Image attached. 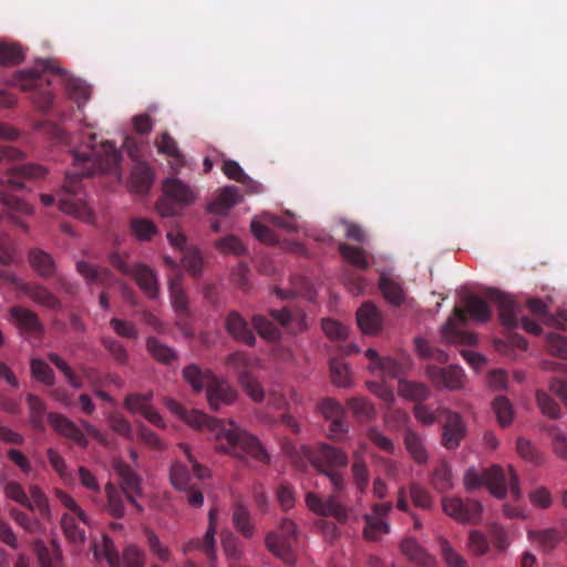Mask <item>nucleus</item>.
Masks as SVG:
<instances>
[{
	"mask_svg": "<svg viewBox=\"0 0 567 567\" xmlns=\"http://www.w3.org/2000/svg\"><path fill=\"white\" fill-rule=\"evenodd\" d=\"M74 169L66 173L62 193L59 195V209L83 221L91 223L93 213L80 197L81 178L97 173H111L121 162V153L110 141H96L94 133H89L86 140L71 151Z\"/></svg>",
	"mask_w": 567,
	"mask_h": 567,
	"instance_id": "f257e3e1",
	"label": "nucleus"
},
{
	"mask_svg": "<svg viewBox=\"0 0 567 567\" xmlns=\"http://www.w3.org/2000/svg\"><path fill=\"white\" fill-rule=\"evenodd\" d=\"M167 409L179 416L189 426L207 432L216 440V450L236 458L251 457L267 464L270 456L257 436L240 429L234 421H223L207 415L198 410L188 411L175 400L167 399Z\"/></svg>",
	"mask_w": 567,
	"mask_h": 567,
	"instance_id": "f03ea898",
	"label": "nucleus"
},
{
	"mask_svg": "<svg viewBox=\"0 0 567 567\" xmlns=\"http://www.w3.org/2000/svg\"><path fill=\"white\" fill-rule=\"evenodd\" d=\"M45 174L47 169L35 164H24L8 169L6 176L0 179V202L9 214L31 215L33 213L31 205L11 193L22 189L25 181L39 179Z\"/></svg>",
	"mask_w": 567,
	"mask_h": 567,
	"instance_id": "7ed1b4c3",
	"label": "nucleus"
},
{
	"mask_svg": "<svg viewBox=\"0 0 567 567\" xmlns=\"http://www.w3.org/2000/svg\"><path fill=\"white\" fill-rule=\"evenodd\" d=\"M484 485L489 489L491 494L497 498L505 497L508 488L515 499L520 497L518 477L511 466L505 471L494 465L482 473L474 467L466 470L464 474V486L468 492H473Z\"/></svg>",
	"mask_w": 567,
	"mask_h": 567,
	"instance_id": "20e7f679",
	"label": "nucleus"
},
{
	"mask_svg": "<svg viewBox=\"0 0 567 567\" xmlns=\"http://www.w3.org/2000/svg\"><path fill=\"white\" fill-rule=\"evenodd\" d=\"M466 312H468L473 319L478 321H487L492 316V311L484 299L473 295L470 296L465 300V310L456 307L454 309V316L450 317L443 324L441 334L445 342L468 344L473 342L474 336L464 332L458 328V324H464L466 322Z\"/></svg>",
	"mask_w": 567,
	"mask_h": 567,
	"instance_id": "39448f33",
	"label": "nucleus"
},
{
	"mask_svg": "<svg viewBox=\"0 0 567 567\" xmlns=\"http://www.w3.org/2000/svg\"><path fill=\"white\" fill-rule=\"evenodd\" d=\"M312 465L331 482L336 492L344 487L343 475L339 471L348 465V454L330 444L320 443L310 454Z\"/></svg>",
	"mask_w": 567,
	"mask_h": 567,
	"instance_id": "423d86ee",
	"label": "nucleus"
},
{
	"mask_svg": "<svg viewBox=\"0 0 567 567\" xmlns=\"http://www.w3.org/2000/svg\"><path fill=\"white\" fill-rule=\"evenodd\" d=\"M486 299L496 305L499 311L501 322L508 329H515L518 326L535 336L542 333L539 323L525 317L522 312L523 309L517 305L513 298L497 289H488L485 293Z\"/></svg>",
	"mask_w": 567,
	"mask_h": 567,
	"instance_id": "0eeeda50",
	"label": "nucleus"
},
{
	"mask_svg": "<svg viewBox=\"0 0 567 567\" xmlns=\"http://www.w3.org/2000/svg\"><path fill=\"white\" fill-rule=\"evenodd\" d=\"M109 261L117 271L132 277L150 298L155 299L157 297V278L150 267L143 264H130L127 258L118 252L111 254Z\"/></svg>",
	"mask_w": 567,
	"mask_h": 567,
	"instance_id": "6e6552de",
	"label": "nucleus"
},
{
	"mask_svg": "<svg viewBox=\"0 0 567 567\" xmlns=\"http://www.w3.org/2000/svg\"><path fill=\"white\" fill-rule=\"evenodd\" d=\"M0 279L13 285L22 291L34 303L51 310H61V300L52 293L47 287L37 282H24L19 279L14 272L0 268Z\"/></svg>",
	"mask_w": 567,
	"mask_h": 567,
	"instance_id": "1a4fd4ad",
	"label": "nucleus"
},
{
	"mask_svg": "<svg viewBox=\"0 0 567 567\" xmlns=\"http://www.w3.org/2000/svg\"><path fill=\"white\" fill-rule=\"evenodd\" d=\"M297 540V525L289 518L282 519L278 532L266 536V546L275 556L288 565L295 563L292 546Z\"/></svg>",
	"mask_w": 567,
	"mask_h": 567,
	"instance_id": "9d476101",
	"label": "nucleus"
},
{
	"mask_svg": "<svg viewBox=\"0 0 567 567\" xmlns=\"http://www.w3.org/2000/svg\"><path fill=\"white\" fill-rule=\"evenodd\" d=\"M164 197L156 204V210L161 216H175L179 212V205L189 204L194 194L192 189L177 178H168L163 185Z\"/></svg>",
	"mask_w": 567,
	"mask_h": 567,
	"instance_id": "9b49d317",
	"label": "nucleus"
},
{
	"mask_svg": "<svg viewBox=\"0 0 567 567\" xmlns=\"http://www.w3.org/2000/svg\"><path fill=\"white\" fill-rule=\"evenodd\" d=\"M181 451L187 457L189 464L192 465L193 472L189 471L188 466L181 463L175 462L171 468V482L173 486L178 489H188V487L195 485L193 482L194 478L203 480L208 476V468L199 464L194 455L192 454L190 447L186 443L178 444Z\"/></svg>",
	"mask_w": 567,
	"mask_h": 567,
	"instance_id": "f8f14e48",
	"label": "nucleus"
},
{
	"mask_svg": "<svg viewBox=\"0 0 567 567\" xmlns=\"http://www.w3.org/2000/svg\"><path fill=\"white\" fill-rule=\"evenodd\" d=\"M17 81L23 91L32 92L33 103L38 109L47 111L53 103L54 95L48 87L49 81L35 70L20 71Z\"/></svg>",
	"mask_w": 567,
	"mask_h": 567,
	"instance_id": "ddd939ff",
	"label": "nucleus"
},
{
	"mask_svg": "<svg viewBox=\"0 0 567 567\" xmlns=\"http://www.w3.org/2000/svg\"><path fill=\"white\" fill-rule=\"evenodd\" d=\"M305 502L309 511L319 516L333 517L340 524L348 520V508L338 499L336 494L322 497L313 492H308Z\"/></svg>",
	"mask_w": 567,
	"mask_h": 567,
	"instance_id": "4468645a",
	"label": "nucleus"
},
{
	"mask_svg": "<svg viewBox=\"0 0 567 567\" xmlns=\"http://www.w3.org/2000/svg\"><path fill=\"white\" fill-rule=\"evenodd\" d=\"M443 511L446 515L460 523L478 524L482 514V504L475 499H462L455 496H445L442 499Z\"/></svg>",
	"mask_w": 567,
	"mask_h": 567,
	"instance_id": "2eb2a0df",
	"label": "nucleus"
},
{
	"mask_svg": "<svg viewBox=\"0 0 567 567\" xmlns=\"http://www.w3.org/2000/svg\"><path fill=\"white\" fill-rule=\"evenodd\" d=\"M114 470L120 477V489L124 492L125 498L138 513L143 512L137 498L143 495L141 476L125 462L116 461Z\"/></svg>",
	"mask_w": 567,
	"mask_h": 567,
	"instance_id": "dca6fc26",
	"label": "nucleus"
},
{
	"mask_svg": "<svg viewBox=\"0 0 567 567\" xmlns=\"http://www.w3.org/2000/svg\"><path fill=\"white\" fill-rule=\"evenodd\" d=\"M9 321L25 338H42L44 326L37 312L21 306H13L9 309Z\"/></svg>",
	"mask_w": 567,
	"mask_h": 567,
	"instance_id": "f3484780",
	"label": "nucleus"
},
{
	"mask_svg": "<svg viewBox=\"0 0 567 567\" xmlns=\"http://www.w3.org/2000/svg\"><path fill=\"white\" fill-rule=\"evenodd\" d=\"M426 375L439 390H460L464 388L466 380L463 369L453 364L446 368L430 364L426 367Z\"/></svg>",
	"mask_w": 567,
	"mask_h": 567,
	"instance_id": "a211bd4d",
	"label": "nucleus"
},
{
	"mask_svg": "<svg viewBox=\"0 0 567 567\" xmlns=\"http://www.w3.org/2000/svg\"><path fill=\"white\" fill-rule=\"evenodd\" d=\"M50 426L61 436L73 442L81 449L89 446V440L83 430L63 414L52 412L47 415Z\"/></svg>",
	"mask_w": 567,
	"mask_h": 567,
	"instance_id": "6ab92c4d",
	"label": "nucleus"
},
{
	"mask_svg": "<svg viewBox=\"0 0 567 567\" xmlns=\"http://www.w3.org/2000/svg\"><path fill=\"white\" fill-rule=\"evenodd\" d=\"M440 411L444 414L442 445L447 450H455L465 436L466 425L458 413L449 409H441Z\"/></svg>",
	"mask_w": 567,
	"mask_h": 567,
	"instance_id": "aec40b11",
	"label": "nucleus"
},
{
	"mask_svg": "<svg viewBox=\"0 0 567 567\" xmlns=\"http://www.w3.org/2000/svg\"><path fill=\"white\" fill-rule=\"evenodd\" d=\"M153 394H128L124 400V406L132 413L142 414L147 421L157 427H164L165 422L161 414L150 404Z\"/></svg>",
	"mask_w": 567,
	"mask_h": 567,
	"instance_id": "412c9836",
	"label": "nucleus"
},
{
	"mask_svg": "<svg viewBox=\"0 0 567 567\" xmlns=\"http://www.w3.org/2000/svg\"><path fill=\"white\" fill-rule=\"evenodd\" d=\"M206 396L210 409L217 411L221 406L234 403L237 393L227 381L216 377L206 390Z\"/></svg>",
	"mask_w": 567,
	"mask_h": 567,
	"instance_id": "4be33fe9",
	"label": "nucleus"
},
{
	"mask_svg": "<svg viewBox=\"0 0 567 567\" xmlns=\"http://www.w3.org/2000/svg\"><path fill=\"white\" fill-rule=\"evenodd\" d=\"M225 328L235 340L252 347L256 337L248 327L247 321L238 311H230L225 319Z\"/></svg>",
	"mask_w": 567,
	"mask_h": 567,
	"instance_id": "5701e85b",
	"label": "nucleus"
},
{
	"mask_svg": "<svg viewBox=\"0 0 567 567\" xmlns=\"http://www.w3.org/2000/svg\"><path fill=\"white\" fill-rule=\"evenodd\" d=\"M357 322L365 334H377L382 329V315L372 302H364L357 311Z\"/></svg>",
	"mask_w": 567,
	"mask_h": 567,
	"instance_id": "b1692460",
	"label": "nucleus"
},
{
	"mask_svg": "<svg viewBox=\"0 0 567 567\" xmlns=\"http://www.w3.org/2000/svg\"><path fill=\"white\" fill-rule=\"evenodd\" d=\"M76 270L87 285H101L104 288H110L116 282L110 269L95 267L84 260L76 264Z\"/></svg>",
	"mask_w": 567,
	"mask_h": 567,
	"instance_id": "393cba45",
	"label": "nucleus"
},
{
	"mask_svg": "<svg viewBox=\"0 0 567 567\" xmlns=\"http://www.w3.org/2000/svg\"><path fill=\"white\" fill-rule=\"evenodd\" d=\"M183 379L187 382L194 392H202L208 389L216 375L210 370H203L199 365L192 363L186 365L183 371Z\"/></svg>",
	"mask_w": 567,
	"mask_h": 567,
	"instance_id": "a878e982",
	"label": "nucleus"
},
{
	"mask_svg": "<svg viewBox=\"0 0 567 567\" xmlns=\"http://www.w3.org/2000/svg\"><path fill=\"white\" fill-rule=\"evenodd\" d=\"M28 260L33 270L41 278L48 279L55 275L56 265L53 257L49 252L40 248H32L28 254Z\"/></svg>",
	"mask_w": 567,
	"mask_h": 567,
	"instance_id": "bb28decb",
	"label": "nucleus"
},
{
	"mask_svg": "<svg viewBox=\"0 0 567 567\" xmlns=\"http://www.w3.org/2000/svg\"><path fill=\"white\" fill-rule=\"evenodd\" d=\"M239 200V189L236 186H226L220 190L219 195L208 204L207 209L215 215H225L231 207L238 204Z\"/></svg>",
	"mask_w": 567,
	"mask_h": 567,
	"instance_id": "cd10ccee",
	"label": "nucleus"
},
{
	"mask_svg": "<svg viewBox=\"0 0 567 567\" xmlns=\"http://www.w3.org/2000/svg\"><path fill=\"white\" fill-rule=\"evenodd\" d=\"M270 316L291 333H299L307 328L306 316L301 311H290L287 308L270 310Z\"/></svg>",
	"mask_w": 567,
	"mask_h": 567,
	"instance_id": "c85d7f7f",
	"label": "nucleus"
},
{
	"mask_svg": "<svg viewBox=\"0 0 567 567\" xmlns=\"http://www.w3.org/2000/svg\"><path fill=\"white\" fill-rule=\"evenodd\" d=\"M33 549L38 557L40 567H60L62 563V551L55 540H52L51 547L44 542L37 539L33 542Z\"/></svg>",
	"mask_w": 567,
	"mask_h": 567,
	"instance_id": "c756f323",
	"label": "nucleus"
},
{
	"mask_svg": "<svg viewBox=\"0 0 567 567\" xmlns=\"http://www.w3.org/2000/svg\"><path fill=\"white\" fill-rule=\"evenodd\" d=\"M379 288L383 298L392 306L400 307L405 301V291L401 282L396 279L382 274L379 279Z\"/></svg>",
	"mask_w": 567,
	"mask_h": 567,
	"instance_id": "7c9ffc66",
	"label": "nucleus"
},
{
	"mask_svg": "<svg viewBox=\"0 0 567 567\" xmlns=\"http://www.w3.org/2000/svg\"><path fill=\"white\" fill-rule=\"evenodd\" d=\"M543 369L558 371L560 373L559 375L551 379L549 389L567 406V364H561L554 361H545L543 362Z\"/></svg>",
	"mask_w": 567,
	"mask_h": 567,
	"instance_id": "2f4dec72",
	"label": "nucleus"
},
{
	"mask_svg": "<svg viewBox=\"0 0 567 567\" xmlns=\"http://www.w3.org/2000/svg\"><path fill=\"white\" fill-rule=\"evenodd\" d=\"M233 524L235 528L245 537L250 538L255 533V527L250 519V513L240 498H237L233 507Z\"/></svg>",
	"mask_w": 567,
	"mask_h": 567,
	"instance_id": "473e14b6",
	"label": "nucleus"
},
{
	"mask_svg": "<svg viewBox=\"0 0 567 567\" xmlns=\"http://www.w3.org/2000/svg\"><path fill=\"white\" fill-rule=\"evenodd\" d=\"M92 547L96 559H105L110 567H121L120 554L107 535H103L101 542H94Z\"/></svg>",
	"mask_w": 567,
	"mask_h": 567,
	"instance_id": "72a5a7b5",
	"label": "nucleus"
},
{
	"mask_svg": "<svg viewBox=\"0 0 567 567\" xmlns=\"http://www.w3.org/2000/svg\"><path fill=\"white\" fill-rule=\"evenodd\" d=\"M25 401L29 408V421L31 426L39 432L44 431V420L47 415L45 403L35 394L28 393Z\"/></svg>",
	"mask_w": 567,
	"mask_h": 567,
	"instance_id": "f704fd0d",
	"label": "nucleus"
},
{
	"mask_svg": "<svg viewBox=\"0 0 567 567\" xmlns=\"http://www.w3.org/2000/svg\"><path fill=\"white\" fill-rule=\"evenodd\" d=\"M84 525L74 514L65 513L61 517V528L66 539L75 545L83 544L85 540Z\"/></svg>",
	"mask_w": 567,
	"mask_h": 567,
	"instance_id": "c9c22d12",
	"label": "nucleus"
},
{
	"mask_svg": "<svg viewBox=\"0 0 567 567\" xmlns=\"http://www.w3.org/2000/svg\"><path fill=\"white\" fill-rule=\"evenodd\" d=\"M131 181L136 193H146L153 184L154 172L146 163L137 162L132 169Z\"/></svg>",
	"mask_w": 567,
	"mask_h": 567,
	"instance_id": "e433bc0d",
	"label": "nucleus"
},
{
	"mask_svg": "<svg viewBox=\"0 0 567 567\" xmlns=\"http://www.w3.org/2000/svg\"><path fill=\"white\" fill-rule=\"evenodd\" d=\"M338 250L341 257L353 267L360 270H367L370 266L368 252L358 246H352L346 243L338 245Z\"/></svg>",
	"mask_w": 567,
	"mask_h": 567,
	"instance_id": "4c0bfd02",
	"label": "nucleus"
},
{
	"mask_svg": "<svg viewBox=\"0 0 567 567\" xmlns=\"http://www.w3.org/2000/svg\"><path fill=\"white\" fill-rule=\"evenodd\" d=\"M404 444L410 456L417 464H425L429 455L423 439L413 430H406L404 433Z\"/></svg>",
	"mask_w": 567,
	"mask_h": 567,
	"instance_id": "58836bf2",
	"label": "nucleus"
},
{
	"mask_svg": "<svg viewBox=\"0 0 567 567\" xmlns=\"http://www.w3.org/2000/svg\"><path fill=\"white\" fill-rule=\"evenodd\" d=\"M401 551L409 559L416 561L425 567H433L434 558L421 547L414 538H405L401 543Z\"/></svg>",
	"mask_w": 567,
	"mask_h": 567,
	"instance_id": "ea45409f",
	"label": "nucleus"
},
{
	"mask_svg": "<svg viewBox=\"0 0 567 567\" xmlns=\"http://www.w3.org/2000/svg\"><path fill=\"white\" fill-rule=\"evenodd\" d=\"M146 349L157 362L169 364L177 359L176 351L155 337L146 339Z\"/></svg>",
	"mask_w": 567,
	"mask_h": 567,
	"instance_id": "a19ab883",
	"label": "nucleus"
},
{
	"mask_svg": "<svg viewBox=\"0 0 567 567\" xmlns=\"http://www.w3.org/2000/svg\"><path fill=\"white\" fill-rule=\"evenodd\" d=\"M105 494L107 498V511L115 518H122L125 514L124 492L112 483L105 485Z\"/></svg>",
	"mask_w": 567,
	"mask_h": 567,
	"instance_id": "79ce46f5",
	"label": "nucleus"
},
{
	"mask_svg": "<svg viewBox=\"0 0 567 567\" xmlns=\"http://www.w3.org/2000/svg\"><path fill=\"white\" fill-rule=\"evenodd\" d=\"M364 522L363 536L367 540L378 542L390 532L389 524L380 517L365 515Z\"/></svg>",
	"mask_w": 567,
	"mask_h": 567,
	"instance_id": "37998d69",
	"label": "nucleus"
},
{
	"mask_svg": "<svg viewBox=\"0 0 567 567\" xmlns=\"http://www.w3.org/2000/svg\"><path fill=\"white\" fill-rule=\"evenodd\" d=\"M528 538L537 543L544 551L554 549L560 542L559 533L555 528L529 530Z\"/></svg>",
	"mask_w": 567,
	"mask_h": 567,
	"instance_id": "c03bdc74",
	"label": "nucleus"
},
{
	"mask_svg": "<svg viewBox=\"0 0 567 567\" xmlns=\"http://www.w3.org/2000/svg\"><path fill=\"white\" fill-rule=\"evenodd\" d=\"M351 472L354 484L359 492L363 493L369 484V470L363 456L355 452L353 454V463L351 465Z\"/></svg>",
	"mask_w": 567,
	"mask_h": 567,
	"instance_id": "a18cd8bd",
	"label": "nucleus"
},
{
	"mask_svg": "<svg viewBox=\"0 0 567 567\" xmlns=\"http://www.w3.org/2000/svg\"><path fill=\"white\" fill-rule=\"evenodd\" d=\"M499 426L507 427L512 424L514 417V409L506 396L498 395L492 404Z\"/></svg>",
	"mask_w": 567,
	"mask_h": 567,
	"instance_id": "49530a36",
	"label": "nucleus"
},
{
	"mask_svg": "<svg viewBox=\"0 0 567 567\" xmlns=\"http://www.w3.org/2000/svg\"><path fill=\"white\" fill-rule=\"evenodd\" d=\"M399 392L402 396L416 403H423L430 396V390L426 385L411 381H401Z\"/></svg>",
	"mask_w": 567,
	"mask_h": 567,
	"instance_id": "de8ad7c7",
	"label": "nucleus"
},
{
	"mask_svg": "<svg viewBox=\"0 0 567 567\" xmlns=\"http://www.w3.org/2000/svg\"><path fill=\"white\" fill-rule=\"evenodd\" d=\"M169 295L172 305L181 317L188 316V299L185 291L181 287V282L178 278L172 279L169 281Z\"/></svg>",
	"mask_w": 567,
	"mask_h": 567,
	"instance_id": "09e8293b",
	"label": "nucleus"
},
{
	"mask_svg": "<svg viewBox=\"0 0 567 567\" xmlns=\"http://www.w3.org/2000/svg\"><path fill=\"white\" fill-rule=\"evenodd\" d=\"M101 343L117 364H127L128 352L121 341L111 336H103Z\"/></svg>",
	"mask_w": 567,
	"mask_h": 567,
	"instance_id": "8fccbe9b",
	"label": "nucleus"
},
{
	"mask_svg": "<svg viewBox=\"0 0 567 567\" xmlns=\"http://www.w3.org/2000/svg\"><path fill=\"white\" fill-rule=\"evenodd\" d=\"M353 415L361 422L371 420L375 415L373 404L365 398H352L347 402Z\"/></svg>",
	"mask_w": 567,
	"mask_h": 567,
	"instance_id": "3c124183",
	"label": "nucleus"
},
{
	"mask_svg": "<svg viewBox=\"0 0 567 567\" xmlns=\"http://www.w3.org/2000/svg\"><path fill=\"white\" fill-rule=\"evenodd\" d=\"M431 484L439 492H445L452 488V471L445 462L433 470Z\"/></svg>",
	"mask_w": 567,
	"mask_h": 567,
	"instance_id": "603ef678",
	"label": "nucleus"
},
{
	"mask_svg": "<svg viewBox=\"0 0 567 567\" xmlns=\"http://www.w3.org/2000/svg\"><path fill=\"white\" fill-rule=\"evenodd\" d=\"M32 377L48 386L55 383L54 372L51 367L42 359H32L30 362Z\"/></svg>",
	"mask_w": 567,
	"mask_h": 567,
	"instance_id": "864d4df0",
	"label": "nucleus"
},
{
	"mask_svg": "<svg viewBox=\"0 0 567 567\" xmlns=\"http://www.w3.org/2000/svg\"><path fill=\"white\" fill-rule=\"evenodd\" d=\"M252 326L261 338H265L269 341H276L280 338L279 329L265 316L255 315L251 318Z\"/></svg>",
	"mask_w": 567,
	"mask_h": 567,
	"instance_id": "5fc2aeb1",
	"label": "nucleus"
},
{
	"mask_svg": "<svg viewBox=\"0 0 567 567\" xmlns=\"http://www.w3.org/2000/svg\"><path fill=\"white\" fill-rule=\"evenodd\" d=\"M415 348L419 355L423 359L434 360L440 363H446L449 361V354L444 350L431 346L422 338L415 339Z\"/></svg>",
	"mask_w": 567,
	"mask_h": 567,
	"instance_id": "6e6d98bb",
	"label": "nucleus"
},
{
	"mask_svg": "<svg viewBox=\"0 0 567 567\" xmlns=\"http://www.w3.org/2000/svg\"><path fill=\"white\" fill-rule=\"evenodd\" d=\"M155 145L158 153L172 157L177 162H183V154L178 148L177 142L169 135V133H162L161 136L155 141Z\"/></svg>",
	"mask_w": 567,
	"mask_h": 567,
	"instance_id": "4d7b16f0",
	"label": "nucleus"
},
{
	"mask_svg": "<svg viewBox=\"0 0 567 567\" xmlns=\"http://www.w3.org/2000/svg\"><path fill=\"white\" fill-rule=\"evenodd\" d=\"M3 492L7 498L33 511V505L20 483L14 481L7 482L4 484Z\"/></svg>",
	"mask_w": 567,
	"mask_h": 567,
	"instance_id": "13d9d810",
	"label": "nucleus"
},
{
	"mask_svg": "<svg viewBox=\"0 0 567 567\" xmlns=\"http://www.w3.org/2000/svg\"><path fill=\"white\" fill-rule=\"evenodd\" d=\"M66 90L70 96L75 101L79 109H81L86 101H89L91 95L90 87L78 79H69L66 82Z\"/></svg>",
	"mask_w": 567,
	"mask_h": 567,
	"instance_id": "bf43d9fd",
	"label": "nucleus"
},
{
	"mask_svg": "<svg viewBox=\"0 0 567 567\" xmlns=\"http://www.w3.org/2000/svg\"><path fill=\"white\" fill-rule=\"evenodd\" d=\"M24 58L20 45L0 42V64L14 65L20 63Z\"/></svg>",
	"mask_w": 567,
	"mask_h": 567,
	"instance_id": "052dcab7",
	"label": "nucleus"
},
{
	"mask_svg": "<svg viewBox=\"0 0 567 567\" xmlns=\"http://www.w3.org/2000/svg\"><path fill=\"white\" fill-rule=\"evenodd\" d=\"M48 359L51 363H53L65 377L68 383L74 388L80 389L82 386V380L72 368L56 353H49Z\"/></svg>",
	"mask_w": 567,
	"mask_h": 567,
	"instance_id": "680f3d73",
	"label": "nucleus"
},
{
	"mask_svg": "<svg viewBox=\"0 0 567 567\" xmlns=\"http://www.w3.org/2000/svg\"><path fill=\"white\" fill-rule=\"evenodd\" d=\"M330 372L332 382L339 388H346L350 384L349 367L339 359H331Z\"/></svg>",
	"mask_w": 567,
	"mask_h": 567,
	"instance_id": "e2e57ef3",
	"label": "nucleus"
},
{
	"mask_svg": "<svg viewBox=\"0 0 567 567\" xmlns=\"http://www.w3.org/2000/svg\"><path fill=\"white\" fill-rule=\"evenodd\" d=\"M441 409L443 408L439 406L437 409L433 410L424 403H415L414 415L415 419L423 425H431L444 416L443 412L440 411Z\"/></svg>",
	"mask_w": 567,
	"mask_h": 567,
	"instance_id": "0e129e2a",
	"label": "nucleus"
},
{
	"mask_svg": "<svg viewBox=\"0 0 567 567\" xmlns=\"http://www.w3.org/2000/svg\"><path fill=\"white\" fill-rule=\"evenodd\" d=\"M131 229L140 240H151L157 231L155 224L146 218L132 219Z\"/></svg>",
	"mask_w": 567,
	"mask_h": 567,
	"instance_id": "69168bd1",
	"label": "nucleus"
},
{
	"mask_svg": "<svg viewBox=\"0 0 567 567\" xmlns=\"http://www.w3.org/2000/svg\"><path fill=\"white\" fill-rule=\"evenodd\" d=\"M321 328L324 334L332 341H342L348 338V328L334 319H323Z\"/></svg>",
	"mask_w": 567,
	"mask_h": 567,
	"instance_id": "338daca9",
	"label": "nucleus"
},
{
	"mask_svg": "<svg viewBox=\"0 0 567 567\" xmlns=\"http://www.w3.org/2000/svg\"><path fill=\"white\" fill-rule=\"evenodd\" d=\"M182 264L194 277H199L203 270V259L197 249L189 248L183 252Z\"/></svg>",
	"mask_w": 567,
	"mask_h": 567,
	"instance_id": "774afa93",
	"label": "nucleus"
}]
</instances>
